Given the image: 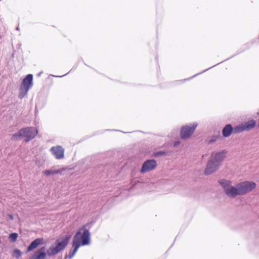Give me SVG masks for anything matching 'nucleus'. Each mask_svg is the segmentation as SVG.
Listing matches in <instances>:
<instances>
[{
    "instance_id": "nucleus-24",
    "label": "nucleus",
    "mask_w": 259,
    "mask_h": 259,
    "mask_svg": "<svg viewBox=\"0 0 259 259\" xmlns=\"http://www.w3.org/2000/svg\"><path fill=\"white\" fill-rule=\"evenodd\" d=\"M220 63H218V64H217V65H218V64H219ZM216 65H217V64H216V65H213V66H212V67H210V68H208V69H206V70H205L204 71H203V72H205V71L208 70L209 69H210V68H212V67H214V66H216Z\"/></svg>"
},
{
    "instance_id": "nucleus-6",
    "label": "nucleus",
    "mask_w": 259,
    "mask_h": 259,
    "mask_svg": "<svg viewBox=\"0 0 259 259\" xmlns=\"http://www.w3.org/2000/svg\"><path fill=\"white\" fill-rule=\"evenodd\" d=\"M33 75L31 74H28L23 80L19 88V94L18 97L22 99L27 95L29 90L32 87Z\"/></svg>"
},
{
    "instance_id": "nucleus-16",
    "label": "nucleus",
    "mask_w": 259,
    "mask_h": 259,
    "mask_svg": "<svg viewBox=\"0 0 259 259\" xmlns=\"http://www.w3.org/2000/svg\"><path fill=\"white\" fill-rule=\"evenodd\" d=\"M244 131H245L244 125H238L235 126L234 128H233V133L235 134L239 133Z\"/></svg>"
},
{
    "instance_id": "nucleus-1",
    "label": "nucleus",
    "mask_w": 259,
    "mask_h": 259,
    "mask_svg": "<svg viewBox=\"0 0 259 259\" xmlns=\"http://www.w3.org/2000/svg\"><path fill=\"white\" fill-rule=\"evenodd\" d=\"M227 153L226 150L212 152L206 165L204 174L207 176L217 171L225 158Z\"/></svg>"
},
{
    "instance_id": "nucleus-11",
    "label": "nucleus",
    "mask_w": 259,
    "mask_h": 259,
    "mask_svg": "<svg viewBox=\"0 0 259 259\" xmlns=\"http://www.w3.org/2000/svg\"><path fill=\"white\" fill-rule=\"evenodd\" d=\"M45 247H42L32 255L31 259H45L46 256Z\"/></svg>"
},
{
    "instance_id": "nucleus-8",
    "label": "nucleus",
    "mask_w": 259,
    "mask_h": 259,
    "mask_svg": "<svg viewBox=\"0 0 259 259\" xmlns=\"http://www.w3.org/2000/svg\"><path fill=\"white\" fill-rule=\"evenodd\" d=\"M157 162L154 159H148L143 164L140 172L142 174L147 172L154 169L157 167Z\"/></svg>"
},
{
    "instance_id": "nucleus-13",
    "label": "nucleus",
    "mask_w": 259,
    "mask_h": 259,
    "mask_svg": "<svg viewBox=\"0 0 259 259\" xmlns=\"http://www.w3.org/2000/svg\"><path fill=\"white\" fill-rule=\"evenodd\" d=\"M233 133V127L230 124L226 125L222 130V134L224 137H228Z\"/></svg>"
},
{
    "instance_id": "nucleus-15",
    "label": "nucleus",
    "mask_w": 259,
    "mask_h": 259,
    "mask_svg": "<svg viewBox=\"0 0 259 259\" xmlns=\"http://www.w3.org/2000/svg\"><path fill=\"white\" fill-rule=\"evenodd\" d=\"M64 169H55V170H51V169H47L44 171V174L46 176H50L51 175H55L58 174H61Z\"/></svg>"
},
{
    "instance_id": "nucleus-26",
    "label": "nucleus",
    "mask_w": 259,
    "mask_h": 259,
    "mask_svg": "<svg viewBox=\"0 0 259 259\" xmlns=\"http://www.w3.org/2000/svg\"><path fill=\"white\" fill-rule=\"evenodd\" d=\"M17 30H19V28L17 27L16 28Z\"/></svg>"
},
{
    "instance_id": "nucleus-10",
    "label": "nucleus",
    "mask_w": 259,
    "mask_h": 259,
    "mask_svg": "<svg viewBox=\"0 0 259 259\" xmlns=\"http://www.w3.org/2000/svg\"><path fill=\"white\" fill-rule=\"evenodd\" d=\"M50 151L56 159H61L64 157V149L61 146H53Z\"/></svg>"
},
{
    "instance_id": "nucleus-4",
    "label": "nucleus",
    "mask_w": 259,
    "mask_h": 259,
    "mask_svg": "<svg viewBox=\"0 0 259 259\" xmlns=\"http://www.w3.org/2000/svg\"><path fill=\"white\" fill-rule=\"evenodd\" d=\"M38 133L37 130L34 127H27L20 130L17 133L13 134L11 137L12 140H20L22 138L26 139L25 141L28 142L35 138Z\"/></svg>"
},
{
    "instance_id": "nucleus-12",
    "label": "nucleus",
    "mask_w": 259,
    "mask_h": 259,
    "mask_svg": "<svg viewBox=\"0 0 259 259\" xmlns=\"http://www.w3.org/2000/svg\"><path fill=\"white\" fill-rule=\"evenodd\" d=\"M43 238H38L33 240L27 248V252H29L36 248L38 245L43 243Z\"/></svg>"
},
{
    "instance_id": "nucleus-23",
    "label": "nucleus",
    "mask_w": 259,
    "mask_h": 259,
    "mask_svg": "<svg viewBox=\"0 0 259 259\" xmlns=\"http://www.w3.org/2000/svg\"><path fill=\"white\" fill-rule=\"evenodd\" d=\"M180 143V141H177L174 144V146H176L177 145H178Z\"/></svg>"
},
{
    "instance_id": "nucleus-2",
    "label": "nucleus",
    "mask_w": 259,
    "mask_h": 259,
    "mask_svg": "<svg viewBox=\"0 0 259 259\" xmlns=\"http://www.w3.org/2000/svg\"><path fill=\"white\" fill-rule=\"evenodd\" d=\"M91 224L92 222L84 225L75 233L72 241V246L74 247L73 249L77 251L80 245L84 246L90 244V233L87 228Z\"/></svg>"
},
{
    "instance_id": "nucleus-27",
    "label": "nucleus",
    "mask_w": 259,
    "mask_h": 259,
    "mask_svg": "<svg viewBox=\"0 0 259 259\" xmlns=\"http://www.w3.org/2000/svg\"><path fill=\"white\" fill-rule=\"evenodd\" d=\"M64 75L60 76L59 77H63Z\"/></svg>"
},
{
    "instance_id": "nucleus-19",
    "label": "nucleus",
    "mask_w": 259,
    "mask_h": 259,
    "mask_svg": "<svg viewBox=\"0 0 259 259\" xmlns=\"http://www.w3.org/2000/svg\"><path fill=\"white\" fill-rule=\"evenodd\" d=\"M18 235L17 233H11L9 236V239L13 242H15L17 238H18Z\"/></svg>"
},
{
    "instance_id": "nucleus-25",
    "label": "nucleus",
    "mask_w": 259,
    "mask_h": 259,
    "mask_svg": "<svg viewBox=\"0 0 259 259\" xmlns=\"http://www.w3.org/2000/svg\"><path fill=\"white\" fill-rule=\"evenodd\" d=\"M41 73H39L38 74V75L39 76L40 75Z\"/></svg>"
},
{
    "instance_id": "nucleus-21",
    "label": "nucleus",
    "mask_w": 259,
    "mask_h": 259,
    "mask_svg": "<svg viewBox=\"0 0 259 259\" xmlns=\"http://www.w3.org/2000/svg\"><path fill=\"white\" fill-rule=\"evenodd\" d=\"M76 252H77L76 250H75V249H73L72 251H70L68 255H65L64 259H67V258L71 259L73 257V256L75 255V254L76 253Z\"/></svg>"
},
{
    "instance_id": "nucleus-14",
    "label": "nucleus",
    "mask_w": 259,
    "mask_h": 259,
    "mask_svg": "<svg viewBox=\"0 0 259 259\" xmlns=\"http://www.w3.org/2000/svg\"><path fill=\"white\" fill-rule=\"evenodd\" d=\"M243 125H244L245 131L250 130L255 126L256 121L252 119L244 123Z\"/></svg>"
},
{
    "instance_id": "nucleus-22",
    "label": "nucleus",
    "mask_w": 259,
    "mask_h": 259,
    "mask_svg": "<svg viewBox=\"0 0 259 259\" xmlns=\"http://www.w3.org/2000/svg\"><path fill=\"white\" fill-rule=\"evenodd\" d=\"M8 217H9V218L10 220H12H12H13V219H14V217H13V215L12 214H8Z\"/></svg>"
},
{
    "instance_id": "nucleus-18",
    "label": "nucleus",
    "mask_w": 259,
    "mask_h": 259,
    "mask_svg": "<svg viewBox=\"0 0 259 259\" xmlns=\"http://www.w3.org/2000/svg\"><path fill=\"white\" fill-rule=\"evenodd\" d=\"M22 255L21 251L19 249H15L13 250V256L18 259Z\"/></svg>"
},
{
    "instance_id": "nucleus-9",
    "label": "nucleus",
    "mask_w": 259,
    "mask_h": 259,
    "mask_svg": "<svg viewBox=\"0 0 259 259\" xmlns=\"http://www.w3.org/2000/svg\"><path fill=\"white\" fill-rule=\"evenodd\" d=\"M219 184L223 188L225 194L228 197L232 198V194L230 191L234 187V186H231L232 182L230 180L222 179L219 181Z\"/></svg>"
},
{
    "instance_id": "nucleus-3",
    "label": "nucleus",
    "mask_w": 259,
    "mask_h": 259,
    "mask_svg": "<svg viewBox=\"0 0 259 259\" xmlns=\"http://www.w3.org/2000/svg\"><path fill=\"white\" fill-rule=\"evenodd\" d=\"M256 187V184L251 181H244L237 184L231 190L232 194V198H235L237 196H241L251 192Z\"/></svg>"
},
{
    "instance_id": "nucleus-20",
    "label": "nucleus",
    "mask_w": 259,
    "mask_h": 259,
    "mask_svg": "<svg viewBox=\"0 0 259 259\" xmlns=\"http://www.w3.org/2000/svg\"><path fill=\"white\" fill-rule=\"evenodd\" d=\"M166 153L165 151H158L153 153V156L155 157H160L166 155Z\"/></svg>"
},
{
    "instance_id": "nucleus-7",
    "label": "nucleus",
    "mask_w": 259,
    "mask_h": 259,
    "mask_svg": "<svg viewBox=\"0 0 259 259\" xmlns=\"http://www.w3.org/2000/svg\"><path fill=\"white\" fill-rule=\"evenodd\" d=\"M198 124L194 123L192 124L186 125L181 127L180 136L182 139H188L191 137L194 133Z\"/></svg>"
},
{
    "instance_id": "nucleus-17",
    "label": "nucleus",
    "mask_w": 259,
    "mask_h": 259,
    "mask_svg": "<svg viewBox=\"0 0 259 259\" xmlns=\"http://www.w3.org/2000/svg\"><path fill=\"white\" fill-rule=\"evenodd\" d=\"M221 135L220 133H218L217 134L213 135L210 138V139L208 141V144H212L213 142H215L218 139L221 138Z\"/></svg>"
},
{
    "instance_id": "nucleus-5",
    "label": "nucleus",
    "mask_w": 259,
    "mask_h": 259,
    "mask_svg": "<svg viewBox=\"0 0 259 259\" xmlns=\"http://www.w3.org/2000/svg\"><path fill=\"white\" fill-rule=\"evenodd\" d=\"M70 237V235H66L63 237L57 239L55 242L56 246H51L47 250V254L49 256H52L63 250L68 244Z\"/></svg>"
}]
</instances>
